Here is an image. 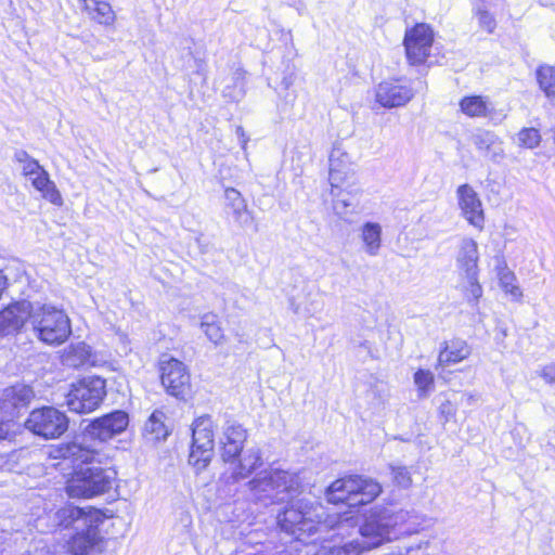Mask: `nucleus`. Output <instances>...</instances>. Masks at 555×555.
Here are the masks:
<instances>
[{"instance_id":"nucleus-1","label":"nucleus","mask_w":555,"mask_h":555,"mask_svg":"<svg viewBox=\"0 0 555 555\" xmlns=\"http://www.w3.org/2000/svg\"><path fill=\"white\" fill-rule=\"evenodd\" d=\"M50 456L68 460L73 464V475L67 481L66 491L72 498H93L112 488L115 473L104 468L99 454L76 442L61 443L52 447Z\"/></svg>"},{"instance_id":"nucleus-2","label":"nucleus","mask_w":555,"mask_h":555,"mask_svg":"<svg viewBox=\"0 0 555 555\" xmlns=\"http://www.w3.org/2000/svg\"><path fill=\"white\" fill-rule=\"evenodd\" d=\"M350 513L335 512L327 514L326 518L321 520L324 514L322 506L298 499L292 501L291 505L279 514L278 522L283 531L295 535L297 540H302L318 531L327 529L343 531L345 528L354 527L356 521L352 516H349Z\"/></svg>"},{"instance_id":"nucleus-3","label":"nucleus","mask_w":555,"mask_h":555,"mask_svg":"<svg viewBox=\"0 0 555 555\" xmlns=\"http://www.w3.org/2000/svg\"><path fill=\"white\" fill-rule=\"evenodd\" d=\"M30 325L35 336L50 346L62 345L72 334V322L65 310L51 304H34Z\"/></svg>"},{"instance_id":"nucleus-4","label":"nucleus","mask_w":555,"mask_h":555,"mask_svg":"<svg viewBox=\"0 0 555 555\" xmlns=\"http://www.w3.org/2000/svg\"><path fill=\"white\" fill-rule=\"evenodd\" d=\"M382 492V486L370 478L349 476L332 482L326 491L332 504L345 503L349 507L365 505L374 501Z\"/></svg>"},{"instance_id":"nucleus-5","label":"nucleus","mask_w":555,"mask_h":555,"mask_svg":"<svg viewBox=\"0 0 555 555\" xmlns=\"http://www.w3.org/2000/svg\"><path fill=\"white\" fill-rule=\"evenodd\" d=\"M256 500L269 499L272 503L283 502L288 494L298 491L299 478L285 470L270 469L257 475L248 482Z\"/></svg>"},{"instance_id":"nucleus-6","label":"nucleus","mask_w":555,"mask_h":555,"mask_svg":"<svg viewBox=\"0 0 555 555\" xmlns=\"http://www.w3.org/2000/svg\"><path fill=\"white\" fill-rule=\"evenodd\" d=\"M216 424L210 415H201L192 423V443L189 464L196 474L204 472L215 455Z\"/></svg>"},{"instance_id":"nucleus-7","label":"nucleus","mask_w":555,"mask_h":555,"mask_svg":"<svg viewBox=\"0 0 555 555\" xmlns=\"http://www.w3.org/2000/svg\"><path fill=\"white\" fill-rule=\"evenodd\" d=\"M105 396V379L99 376H89L72 385L66 396V404L73 412L90 413L100 406Z\"/></svg>"},{"instance_id":"nucleus-8","label":"nucleus","mask_w":555,"mask_h":555,"mask_svg":"<svg viewBox=\"0 0 555 555\" xmlns=\"http://www.w3.org/2000/svg\"><path fill=\"white\" fill-rule=\"evenodd\" d=\"M68 425L67 415L54 406L33 410L25 422V427L29 431L44 439L60 438L67 431Z\"/></svg>"},{"instance_id":"nucleus-9","label":"nucleus","mask_w":555,"mask_h":555,"mask_svg":"<svg viewBox=\"0 0 555 555\" xmlns=\"http://www.w3.org/2000/svg\"><path fill=\"white\" fill-rule=\"evenodd\" d=\"M160 380L167 393L184 400L191 389V375L178 359L164 357L160 361Z\"/></svg>"},{"instance_id":"nucleus-10","label":"nucleus","mask_w":555,"mask_h":555,"mask_svg":"<svg viewBox=\"0 0 555 555\" xmlns=\"http://www.w3.org/2000/svg\"><path fill=\"white\" fill-rule=\"evenodd\" d=\"M434 43V31L427 24H416L404 35L403 46L410 65L424 64L430 55Z\"/></svg>"},{"instance_id":"nucleus-11","label":"nucleus","mask_w":555,"mask_h":555,"mask_svg":"<svg viewBox=\"0 0 555 555\" xmlns=\"http://www.w3.org/2000/svg\"><path fill=\"white\" fill-rule=\"evenodd\" d=\"M359 544L364 551L378 547L385 542L393 540V533L387 519L385 509L372 512L359 528Z\"/></svg>"},{"instance_id":"nucleus-12","label":"nucleus","mask_w":555,"mask_h":555,"mask_svg":"<svg viewBox=\"0 0 555 555\" xmlns=\"http://www.w3.org/2000/svg\"><path fill=\"white\" fill-rule=\"evenodd\" d=\"M413 96L411 85L403 78L384 80L375 88V101L385 108L404 106Z\"/></svg>"},{"instance_id":"nucleus-13","label":"nucleus","mask_w":555,"mask_h":555,"mask_svg":"<svg viewBox=\"0 0 555 555\" xmlns=\"http://www.w3.org/2000/svg\"><path fill=\"white\" fill-rule=\"evenodd\" d=\"M328 180L333 189L352 188L358 182L356 166L340 147H334L331 152Z\"/></svg>"},{"instance_id":"nucleus-14","label":"nucleus","mask_w":555,"mask_h":555,"mask_svg":"<svg viewBox=\"0 0 555 555\" xmlns=\"http://www.w3.org/2000/svg\"><path fill=\"white\" fill-rule=\"evenodd\" d=\"M455 194L461 216L470 225L481 231L485 227V211L479 194L469 184L460 185Z\"/></svg>"},{"instance_id":"nucleus-15","label":"nucleus","mask_w":555,"mask_h":555,"mask_svg":"<svg viewBox=\"0 0 555 555\" xmlns=\"http://www.w3.org/2000/svg\"><path fill=\"white\" fill-rule=\"evenodd\" d=\"M129 416L124 411H115L94 420L86 428V435L105 442L126 430Z\"/></svg>"},{"instance_id":"nucleus-16","label":"nucleus","mask_w":555,"mask_h":555,"mask_svg":"<svg viewBox=\"0 0 555 555\" xmlns=\"http://www.w3.org/2000/svg\"><path fill=\"white\" fill-rule=\"evenodd\" d=\"M34 396L33 389L24 384L3 389L0 393V417L13 421L18 409L27 405Z\"/></svg>"},{"instance_id":"nucleus-17","label":"nucleus","mask_w":555,"mask_h":555,"mask_svg":"<svg viewBox=\"0 0 555 555\" xmlns=\"http://www.w3.org/2000/svg\"><path fill=\"white\" fill-rule=\"evenodd\" d=\"M246 439V429L236 422L228 421L220 437L222 461L225 463L235 460L243 452Z\"/></svg>"},{"instance_id":"nucleus-18","label":"nucleus","mask_w":555,"mask_h":555,"mask_svg":"<svg viewBox=\"0 0 555 555\" xmlns=\"http://www.w3.org/2000/svg\"><path fill=\"white\" fill-rule=\"evenodd\" d=\"M99 519H92V522L85 525L70 540L69 547L74 555H93L102 548V538L95 522Z\"/></svg>"},{"instance_id":"nucleus-19","label":"nucleus","mask_w":555,"mask_h":555,"mask_svg":"<svg viewBox=\"0 0 555 555\" xmlns=\"http://www.w3.org/2000/svg\"><path fill=\"white\" fill-rule=\"evenodd\" d=\"M34 304L18 301L0 311V334L7 335L18 331L26 321L30 323Z\"/></svg>"},{"instance_id":"nucleus-20","label":"nucleus","mask_w":555,"mask_h":555,"mask_svg":"<svg viewBox=\"0 0 555 555\" xmlns=\"http://www.w3.org/2000/svg\"><path fill=\"white\" fill-rule=\"evenodd\" d=\"M470 141L483 157L494 163L505 157L503 140L493 131L479 129L472 134Z\"/></svg>"},{"instance_id":"nucleus-21","label":"nucleus","mask_w":555,"mask_h":555,"mask_svg":"<svg viewBox=\"0 0 555 555\" xmlns=\"http://www.w3.org/2000/svg\"><path fill=\"white\" fill-rule=\"evenodd\" d=\"M233 480L247 478L255 469L262 465L261 453L258 448H249L235 460L227 461Z\"/></svg>"},{"instance_id":"nucleus-22","label":"nucleus","mask_w":555,"mask_h":555,"mask_svg":"<svg viewBox=\"0 0 555 555\" xmlns=\"http://www.w3.org/2000/svg\"><path fill=\"white\" fill-rule=\"evenodd\" d=\"M387 519L393 533V540L400 535L412 534L418 531L421 527L420 516L413 511H390L385 509Z\"/></svg>"},{"instance_id":"nucleus-23","label":"nucleus","mask_w":555,"mask_h":555,"mask_svg":"<svg viewBox=\"0 0 555 555\" xmlns=\"http://www.w3.org/2000/svg\"><path fill=\"white\" fill-rule=\"evenodd\" d=\"M478 245L473 238L465 237L461 241L456 256V264L463 276H472L478 273Z\"/></svg>"},{"instance_id":"nucleus-24","label":"nucleus","mask_w":555,"mask_h":555,"mask_svg":"<svg viewBox=\"0 0 555 555\" xmlns=\"http://www.w3.org/2000/svg\"><path fill=\"white\" fill-rule=\"evenodd\" d=\"M333 199V208L337 215L346 218L349 215L356 214L358 210V197L361 194L359 183L352 188L343 186L333 189L331 191Z\"/></svg>"},{"instance_id":"nucleus-25","label":"nucleus","mask_w":555,"mask_h":555,"mask_svg":"<svg viewBox=\"0 0 555 555\" xmlns=\"http://www.w3.org/2000/svg\"><path fill=\"white\" fill-rule=\"evenodd\" d=\"M362 251L370 256L379 255L383 246V227L375 221H366L359 229Z\"/></svg>"},{"instance_id":"nucleus-26","label":"nucleus","mask_w":555,"mask_h":555,"mask_svg":"<svg viewBox=\"0 0 555 555\" xmlns=\"http://www.w3.org/2000/svg\"><path fill=\"white\" fill-rule=\"evenodd\" d=\"M472 353L470 346L461 338L447 340L441 346L438 356V366L447 367L467 359Z\"/></svg>"},{"instance_id":"nucleus-27","label":"nucleus","mask_w":555,"mask_h":555,"mask_svg":"<svg viewBox=\"0 0 555 555\" xmlns=\"http://www.w3.org/2000/svg\"><path fill=\"white\" fill-rule=\"evenodd\" d=\"M92 519H100V514L98 512L87 514L82 508L72 505L64 506L55 513V521L63 528L74 527L79 530L88 522H92Z\"/></svg>"},{"instance_id":"nucleus-28","label":"nucleus","mask_w":555,"mask_h":555,"mask_svg":"<svg viewBox=\"0 0 555 555\" xmlns=\"http://www.w3.org/2000/svg\"><path fill=\"white\" fill-rule=\"evenodd\" d=\"M64 365L70 367H80L85 365L94 366L98 364V354L92 348L83 341L72 344L68 346L62 356Z\"/></svg>"},{"instance_id":"nucleus-29","label":"nucleus","mask_w":555,"mask_h":555,"mask_svg":"<svg viewBox=\"0 0 555 555\" xmlns=\"http://www.w3.org/2000/svg\"><path fill=\"white\" fill-rule=\"evenodd\" d=\"M225 208L230 209L233 218L242 227L250 224L254 220L251 212L247 208V204L242 194L233 188L224 190Z\"/></svg>"},{"instance_id":"nucleus-30","label":"nucleus","mask_w":555,"mask_h":555,"mask_svg":"<svg viewBox=\"0 0 555 555\" xmlns=\"http://www.w3.org/2000/svg\"><path fill=\"white\" fill-rule=\"evenodd\" d=\"M82 10L94 22L103 26H113L116 14L106 0H79Z\"/></svg>"},{"instance_id":"nucleus-31","label":"nucleus","mask_w":555,"mask_h":555,"mask_svg":"<svg viewBox=\"0 0 555 555\" xmlns=\"http://www.w3.org/2000/svg\"><path fill=\"white\" fill-rule=\"evenodd\" d=\"M166 422V413L160 410H155L145 422L143 429L145 439L151 442L165 440L170 433Z\"/></svg>"},{"instance_id":"nucleus-32","label":"nucleus","mask_w":555,"mask_h":555,"mask_svg":"<svg viewBox=\"0 0 555 555\" xmlns=\"http://www.w3.org/2000/svg\"><path fill=\"white\" fill-rule=\"evenodd\" d=\"M461 112L470 118L488 117L493 111L491 102L486 96L469 95L460 101Z\"/></svg>"},{"instance_id":"nucleus-33","label":"nucleus","mask_w":555,"mask_h":555,"mask_svg":"<svg viewBox=\"0 0 555 555\" xmlns=\"http://www.w3.org/2000/svg\"><path fill=\"white\" fill-rule=\"evenodd\" d=\"M33 186L41 196L55 206L63 205V197L55 183L50 179L49 172L41 178H36Z\"/></svg>"},{"instance_id":"nucleus-34","label":"nucleus","mask_w":555,"mask_h":555,"mask_svg":"<svg viewBox=\"0 0 555 555\" xmlns=\"http://www.w3.org/2000/svg\"><path fill=\"white\" fill-rule=\"evenodd\" d=\"M364 550L359 544V540H351L341 545L326 542L315 552V555H360Z\"/></svg>"},{"instance_id":"nucleus-35","label":"nucleus","mask_w":555,"mask_h":555,"mask_svg":"<svg viewBox=\"0 0 555 555\" xmlns=\"http://www.w3.org/2000/svg\"><path fill=\"white\" fill-rule=\"evenodd\" d=\"M499 283L505 294L509 295L512 300L519 301L522 297V292L516 283L515 274L506 268V266L498 267Z\"/></svg>"},{"instance_id":"nucleus-36","label":"nucleus","mask_w":555,"mask_h":555,"mask_svg":"<svg viewBox=\"0 0 555 555\" xmlns=\"http://www.w3.org/2000/svg\"><path fill=\"white\" fill-rule=\"evenodd\" d=\"M473 16L477 21L478 27L486 34H493L496 28V18L489 10L487 3H477L473 9Z\"/></svg>"},{"instance_id":"nucleus-37","label":"nucleus","mask_w":555,"mask_h":555,"mask_svg":"<svg viewBox=\"0 0 555 555\" xmlns=\"http://www.w3.org/2000/svg\"><path fill=\"white\" fill-rule=\"evenodd\" d=\"M201 328L206 337L215 345H220L224 340L223 331L219 324L218 317L214 313H206L202 317Z\"/></svg>"},{"instance_id":"nucleus-38","label":"nucleus","mask_w":555,"mask_h":555,"mask_svg":"<svg viewBox=\"0 0 555 555\" xmlns=\"http://www.w3.org/2000/svg\"><path fill=\"white\" fill-rule=\"evenodd\" d=\"M418 398H427L435 388V376L431 371L420 369L413 376Z\"/></svg>"},{"instance_id":"nucleus-39","label":"nucleus","mask_w":555,"mask_h":555,"mask_svg":"<svg viewBox=\"0 0 555 555\" xmlns=\"http://www.w3.org/2000/svg\"><path fill=\"white\" fill-rule=\"evenodd\" d=\"M537 79L545 95L555 100V68L552 66H540L537 70Z\"/></svg>"},{"instance_id":"nucleus-40","label":"nucleus","mask_w":555,"mask_h":555,"mask_svg":"<svg viewBox=\"0 0 555 555\" xmlns=\"http://www.w3.org/2000/svg\"><path fill=\"white\" fill-rule=\"evenodd\" d=\"M517 137L519 146L526 149H534L541 142V135L535 128H524L518 132Z\"/></svg>"},{"instance_id":"nucleus-41","label":"nucleus","mask_w":555,"mask_h":555,"mask_svg":"<svg viewBox=\"0 0 555 555\" xmlns=\"http://www.w3.org/2000/svg\"><path fill=\"white\" fill-rule=\"evenodd\" d=\"M14 160L20 164L24 177L37 170L41 165L25 151H16Z\"/></svg>"},{"instance_id":"nucleus-42","label":"nucleus","mask_w":555,"mask_h":555,"mask_svg":"<svg viewBox=\"0 0 555 555\" xmlns=\"http://www.w3.org/2000/svg\"><path fill=\"white\" fill-rule=\"evenodd\" d=\"M393 481L401 488H409L412 485V477L405 466H391Z\"/></svg>"},{"instance_id":"nucleus-43","label":"nucleus","mask_w":555,"mask_h":555,"mask_svg":"<svg viewBox=\"0 0 555 555\" xmlns=\"http://www.w3.org/2000/svg\"><path fill=\"white\" fill-rule=\"evenodd\" d=\"M467 281L466 297L468 300L478 301L482 296V287L478 282V273L472 276H464Z\"/></svg>"},{"instance_id":"nucleus-44","label":"nucleus","mask_w":555,"mask_h":555,"mask_svg":"<svg viewBox=\"0 0 555 555\" xmlns=\"http://www.w3.org/2000/svg\"><path fill=\"white\" fill-rule=\"evenodd\" d=\"M538 375L547 384L555 383V363H548L543 365L539 371Z\"/></svg>"},{"instance_id":"nucleus-45","label":"nucleus","mask_w":555,"mask_h":555,"mask_svg":"<svg viewBox=\"0 0 555 555\" xmlns=\"http://www.w3.org/2000/svg\"><path fill=\"white\" fill-rule=\"evenodd\" d=\"M13 421L4 417H0V441L7 439L13 430Z\"/></svg>"},{"instance_id":"nucleus-46","label":"nucleus","mask_w":555,"mask_h":555,"mask_svg":"<svg viewBox=\"0 0 555 555\" xmlns=\"http://www.w3.org/2000/svg\"><path fill=\"white\" fill-rule=\"evenodd\" d=\"M235 132H236V135H237L238 140H240L242 149L245 150L246 145H247V142H248L247 134L245 133L243 127H241V126L236 127Z\"/></svg>"},{"instance_id":"nucleus-47","label":"nucleus","mask_w":555,"mask_h":555,"mask_svg":"<svg viewBox=\"0 0 555 555\" xmlns=\"http://www.w3.org/2000/svg\"><path fill=\"white\" fill-rule=\"evenodd\" d=\"M47 173H48V171L42 166H40V167H38L37 170H34L31 173L27 175L26 178L30 181V183L33 185L34 181L37 177L41 178Z\"/></svg>"},{"instance_id":"nucleus-48","label":"nucleus","mask_w":555,"mask_h":555,"mask_svg":"<svg viewBox=\"0 0 555 555\" xmlns=\"http://www.w3.org/2000/svg\"><path fill=\"white\" fill-rule=\"evenodd\" d=\"M440 412L448 416H452L454 414V409L452 404L449 401H447L446 403L441 404Z\"/></svg>"}]
</instances>
